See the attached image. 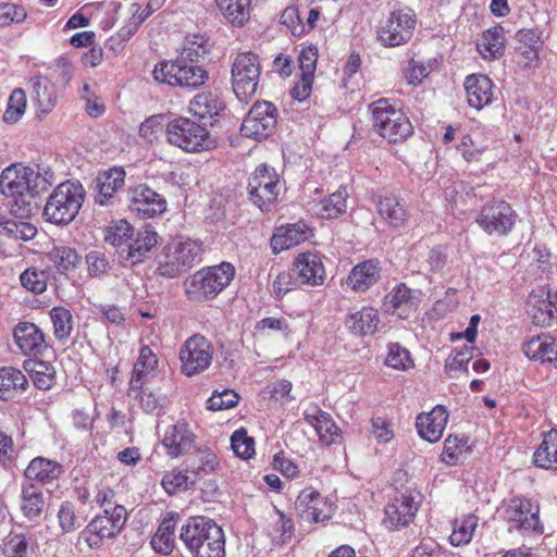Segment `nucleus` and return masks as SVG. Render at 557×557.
I'll use <instances>...</instances> for the list:
<instances>
[{"mask_svg": "<svg viewBox=\"0 0 557 557\" xmlns=\"http://www.w3.org/2000/svg\"><path fill=\"white\" fill-rule=\"evenodd\" d=\"M178 539L193 557H225L224 532L208 517H189L182 524Z\"/></svg>", "mask_w": 557, "mask_h": 557, "instance_id": "obj_1", "label": "nucleus"}, {"mask_svg": "<svg viewBox=\"0 0 557 557\" xmlns=\"http://www.w3.org/2000/svg\"><path fill=\"white\" fill-rule=\"evenodd\" d=\"M86 197V190L78 181L60 183L48 197L44 216L55 225H67L78 214Z\"/></svg>", "mask_w": 557, "mask_h": 557, "instance_id": "obj_2", "label": "nucleus"}, {"mask_svg": "<svg viewBox=\"0 0 557 557\" xmlns=\"http://www.w3.org/2000/svg\"><path fill=\"white\" fill-rule=\"evenodd\" d=\"M55 182L54 172L47 165L7 168L0 175V193H17L18 188L32 191L35 196L46 191Z\"/></svg>", "mask_w": 557, "mask_h": 557, "instance_id": "obj_3", "label": "nucleus"}, {"mask_svg": "<svg viewBox=\"0 0 557 557\" xmlns=\"http://www.w3.org/2000/svg\"><path fill=\"white\" fill-rule=\"evenodd\" d=\"M374 129L387 141L397 144L406 140L413 133L411 122L406 114L397 110L385 98L369 106Z\"/></svg>", "mask_w": 557, "mask_h": 557, "instance_id": "obj_4", "label": "nucleus"}, {"mask_svg": "<svg viewBox=\"0 0 557 557\" xmlns=\"http://www.w3.org/2000/svg\"><path fill=\"white\" fill-rule=\"evenodd\" d=\"M152 75L159 83L190 90L201 87L209 79V73L200 65L176 59L156 64Z\"/></svg>", "mask_w": 557, "mask_h": 557, "instance_id": "obj_5", "label": "nucleus"}, {"mask_svg": "<svg viewBox=\"0 0 557 557\" xmlns=\"http://www.w3.org/2000/svg\"><path fill=\"white\" fill-rule=\"evenodd\" d=\"M200 255L201 246L195 240L172 243L158 256L157 270L162 276L175 277L199 262Z\"/></svg>", "mask_w": 557, "mask_h": 557, "instance_id": "obj_6", "label": "nucleus"}, {"mask_svg": "<svg viewBox=\"0 0 557 557\" xmlns=\"http://www.w3.org/2000/svg\"><path fill=\"white\" fill-rule=\"evenodd\" d=\"M166 139L171 145L186 152H199L212 146L208 129L183 116L173 119L166 124Z\"/></svg>", "mask_w": 557, "mask_h": 557, "instance_id": "obj_7", "label": "nucleus"}, {"mask_svg": "<svg viewBox=\"0 0 557 557\" xmlns=\"http://www.w3.org/2000/svg\"><path fill=\"white\" fill-rule=\"evenodd\" d=\"M260 75L261 65L256 53L242 52L235 57L231 69V82L239 101L248 102L256 95Z\"/></svg>", "mask_w": 557, "mask_h": 557, "instance_id": "obj_8", "label": "nucleus"}, {"mask_svg": "<svg viewBox=\"0 0 557 557\" xmlns=\"http://www.w3.org/2000/svg\"><path fill=\"white\" fill-rule=\"evenodd\" d=\"M127 520V511L122 505H114L112 508H104L103 515L94 518L81 537L90 548H98L104 540L114 539L123 529Z\"/></svg>", "mask_w": 557, "mask_h": 557, "instance_id": "obj_9", "label": "nucleus"}, {"mask_svg": "<svg viewBox=\"0 0 557 557\" xmlns=\"http://www.w3.org/2000/svg\"><path fill=\"white\" fill-rule=\"evenodd\" d=\"M235 275L234 267L228 262L220 265L209 267L195 273L190 278V289L187 294L195 295V298H213L226 286Z\"/></svg>", "mask_w": 557, "mask_h": 557, "instance_id": "obj_10", "label": "nucleus"}, {"mask_svg": "<svg viewBox=\"0 0 557 557\" xmlns=\"http://www.w3.org/2000/svg\"><path fill=\"white\" fill-rule=\"evenodd\" d=\"M416 15L410 9L395 10L381 21L377 39L386 47H397L409 41L416 28Z\"/></svg>", "mask_w": 557, "mask_h": 557, "instance_id": "obj_11", "label": "nucleus"}, {"mask_svg": "<svg viewBox=\"0 0 557 557\" xmlns=\"http://www.w3.org/2000/svg\"><path fill=\"white\" fill-rule=\"evenodd\" d=\"M247 188L253 205L261 211H269L278 196V175L273 168L260 165L249 177Z\"/></svg>", "mask_w": 557, "mask_h": 557, "instance_id": "obj_12", "label": "nucleus"}, {"mask_svg": "<svg viewBox=\"0 0 557 557\" xmlns=\"http://www.w3.org/2000/svg\"><path fill=\"white\" fill-rule=\"evenodd\" d=\"M516 220L517 214L508 202L494 200L481 209L476 223L488 235L504 236L511 231Z\"/></svg>", "mask_w": 557, "mask_h": 557, "instance_id": "obj_13", "label": "nucleus"}, {"mask_svg": "<svg viewBox=\"0 0 557 557\" xmlns=\"http://www.w3.org/2000/svg\"><path fill=\"white\" fill-rule=\"evenodd\" d=\"M213 347L202 335L189 337L180 351L182 371L188 376L199 374L209 368L212 361Z\"/></svg>", "mask_w": 557, "mask_h": 557, "instance_id": "obj_14", "label": "nucleus"}, {"mask_svg": "<svg viewBox=\"0 0 557 557\" xmlns=\"http://www.w3.org/2000/svg\"><path fill=\"white\" fill-rule=\"evenodd\" d=\"M277 124V110L268 101L256 102L242 124V135L257 140L271 135Z\"/></svg>", "mask_w": 557, "mask_h": 557, "instance_id": "obj_15", "label": "nucleus"}, {"mask_svg": "<svg viewBox=\"0 0 557 557\" xmlns=\"http://www.w3.org/2000/svg\"><path fill=\"white\" fill-rule=\"evenodd\" d=\"M539 513V505L524 497H515L506 507L505 519L509 523V531L516 529L543 533Z\"/></svg>", "mask_w": 557, "mask_h": 557, "instance_id": "obj_16", "label": "nucleus"}, {"mask_svg": "<svg viewBox=\"0 0 557 557\" xmlns=\"http://www.w3.org/2000/svg\"><path fill=\"white\" fill-rule=\"evenodd\" d=\"M127 198L129 210L141 219L153 218L166 209L164 197L145 184L129 188Z\"/></svg>", "mask_w": 557, "mask_h": 557, "instance_id": "obj_17", "label": "nucleus"}, {"mask_svg": "<svg viewBox=\"0 0 557 557\" xmlns=\"http://www.w3.org/2000/svg\"><path fill=\"white\" fill-rule=\"evenodd\" d=\"M417 307L418 300L414 290L404 283L394 286L383 300L384 311L400 319H408Z\"/></svg>", "mask_w": 557, "mask_h": 557, "instance_id": "obj_18", "label": "nucleus"}, {"mask_svg": "<svg viewBox=\"0 0 557 557\" xmlns=\"http://www.w3.org/2000/svg\"><path fill=\"white\" fill-rule=\"evenodd\" d=\"M162 445L170 457L178 458L196 447V436L186 423L178 422L165 430Z\"/></svg>", "mask_w": 557, "mask_h": 557, "instance_id": "obj_19", "label": "nucleus"}, {"mask_svg": "<svg viewBox=\"0 0 557 557\" xmlns=\"http://www.w3.org/2000/svg\"><path fill=\"white\" fill-rule=\"evenodd\" d=\"M293 275L301 284L320 286L325 280V269L318 253L305 252L298 255L293 264Z\"/></svg>", "mask_w": 557, "mask_h": 557, "instance_id": "obj_20", "label": "nucleus"}, {"mask_svg": "<svg viewBox=\"0 0 557 557\" xmlns=\"http://www.w3.org/2000/svg\"><path fill=\"white\" fill-rule=\"evenodd\" d=\"M124 181L125 171L123 168H112L99 173L95 180V202L100 206L113 205L116 193L124 186Z\"/></svg>", "mask_w": 557, "mask_h": 557, "instance_id": "obj_21", "label": "nucleus"}, {"mask_svg": "<svg viewBox=\"0 0 557 557\" xmlns=\"http://www.w3.org/2000/svg\"><path fill=\"white\" fill-rule=\"evenodd\" d=\"M527 306L528 313L535 325L550 326L557 317V308L552 300V294L543 287L529 295Z\"/></svg>", "mask_w": 557, "mask_h": 557, "instance_id": "obj_22", "label": "nucleus"}, {"mask_svg": "<svg viewBox=\"0 0 557 557\" xmlns=\"http://www.w3.org/2000/svg\"><path fill=\"white\" fill-rule=\"evenodd\" d=\"M300 518L307 522H320L330 518V509L322 495L312 490L305 488L295 502Z\"/></svg>", "mask_w": 557, "mask_h": 557, "instance_id": "obj_23", "label": "nucleus"}, {"mask_svg": "<svg viewBox=\"0 0 557 557\" xmlns=\"http://www.w3.org/2000/svg\"><path fill=\"white\" fill-rule=\"evenodd\" d=\"M417 510L418 504L414 502L413 496L401 494L386 505L383 522L388 530L406 527L412 521Z\"/></svg>", "mask_w": 557, "mask_h": 557, "instance_id": "obj_24", "label": "nucleus"}, {"mask_svg": "<svg viewBox=\"0 0 557 557\" xmlns=\"http://www.w3.org/2000/svg\"><path fill=\"white\" fill-rule=\"evenodd\" d=\"M157 244V232L150 226H145L136 233L134 232V236L125 249L123 259L129 261L132 264L143 262Z\"/></svg>", "mask_w": 557, "mask_h": 557, "instance_id": "obj_25", "label": "nucleus"}, {"mask_svg": "<svg viewBox=\"0 0 557 557\" xmlns=\"http://www.w3.org/2000/svg\"><path fill=\"white\" fill-rule=\"evenodd\" d=\"M448 414L443 406H436L428 413L419 414L417 418V430L419 435L430 442H437L447 424Z\"/></svg>", "mask_w": 557, "mask_h": 557, "instance_id": "obj_26", "label": "nucleus"}, {"mask_svg": "<svg viewBox=\"0 0 557 557\" xmlns=\"http://www.w3.org/2000/svg\"><path fill=\"white\" fill-rule=\"evenodd\" d=\"M465 89L469 106L476 110H481L493 101V83L486 75H469L465 82Z\"/></svg>", "mask_w": 557, "mask_h": 557, "instance_id": "obj_27", "label": "nucleus"}, {"mask_svg": "<svg viewBox=\"0 0 557 557\" xmlns=\"http://www.w3.org/2000/svg\"><path fill=\"white\" fill-rule=\"evenodd\" d=\"M310 234V228L304 223L277 227L271 238V248L274 253H280L306 242Z\"/></svg>", "mask_w": 557, "mask_h": 557, "instance_id": "obj_28", "label": "nucleus"}, {"mask_svg": "<svg viewBox=\"0 0 557 557\" xmlns=\"http://www.w3.org/2000/svg\"><path fill=\"white\" fill-rule=\"evenodd\" d=\"M381 265L376 259H369L352 268L347 285L355 292H366L381 278Z\"/></svg>", "mask_w": 557, "mask_h": 557, "instance_id": "obj_29", "label": "nucleus"}, {"mask_svg": "<svg viewBox=\"0 0 557 557\" xmlns=\"http://www.w3.org/2000/svg\"><path fill=\"white\" fill-rule=\"evenodd\" d=\"M14 339L24 355H38L46 348L41 330L29 322H20L14 329Z\"/></svg>", "mask_w": 557, "mask_h": 557, "instance_id": "obj_30", "label": "nucleus"}, {"mask_svg": "<svg viewBox=\"0 0 557 557\" xmlns=\"http://www.w3.org/2000/svg\"><path fill=\"white\" fill-rule=\"evenodd\" d=\"M158 358L149 346L139 350V356L134 364L129 380V392H139L148 381V375L156 370Z\"/></svg>", "mask_w": 557, "mask_h": 557, "instance_id": "obj_31", "label": "nucleus"}, {"mask_svg": "<svg viewBox=\"0 0 557 557\" xmlns=\"http://www.w3.org/2000/svg\"><path fill=\"white\" fill-rule=\"evenodd\" d=\"M180 516L176 512H169L166 517L161 521L157 532L151 539V546L158 553L170 554L175 546V529L178 522Z\"/></svg>", "mask_w": 557, "mask_h": 557, "instance_id": "obj_32", "label": "nucleus"}, {"mask_svg": "<svg viewBox=\"0 0 557 557\" xmlns=\"http://www.w3.org/2000/svg\"><path fill=\"white\" fill-rule=\"evenodd\" d=\"M523 351L528 358L541 362L557 361V343L548 334H541L528 341L523 346Z\"/></svg>", "mask_w": 557, "mask_h": 557, "instance_id": "obj_33", "label": "nucleus"}, {"mask_svg": "<svg viewBox=\"0 0 557 557\" xmlns=\"http://www.w3.org/2000/svg\"><path fill=\"white\" fill-rule=\"evenodd\" d=\"M306 421L315 430L320 441L325 445L333 443L334 438L338 436L339 429L331 419L330 414L313 408L312 411L305 412Z\"/></svg>", "mask_w": 557, "mask_h": 557, "instance_id": "obj_34", "label": "nucleus"}, {"mask_svg": "<svg viewBox=\"0 0 557 557\" xmlns=\"http://www.w3.org/2000/svg\"><path fill=\"white\" fill-rule=\"evenodd\" d=\"M63 473V467L57 461L42 457L34 458L25 469V476L30 481L49 483L57 480Z\"/></svg>", "mask_w": 557, "mask_h": 557, "instance_id": "obj_35", "label": "nucleus"}, {"mask_svg": "<svg viewBox=\"0 0 557 557\" xmlns=\"http://www.w3.org/2000/svg\"><path fill=\"white\" fill-rule=\"evenodd\" d=\"M46 502L42 491L32 484H23L21 491V511L25 518L33 521L40 517Z\"/></svg>", "mask_w": 557, "mask_h": 557, "instance_id": "obj_36", "label": "nucleus"}, {"mask_svg": "<svg viewBox=\"0 0 557 557\" xmlns=\"http://www.w3.org/2000/svg\"><path fill=\"white\" fill-rule=\"evenodd\" d=\"M380 322L377 311L373 308H362L351 313L345 321L347 329L356 335H372Z\"/></svg>", "mask_w": 557, "mask_h": 557, "instance_id": "obj_37", "label": "nucleus"}, {"mask_svg": "<svg viewBox=\"0 0 557 557\" xmlns=\"http://www.w3.org/2000/svg\"><path fill=\"white\" fill-rule=\"evenodd\" d=\"M224 18L236 27L244 26L250 17L251 0H215Z\"/></svg>", "mask_w": 557, "mask_h": 557, "instance_id": "obj_38", "label": "nucleus"}, {"mask_svg": "<svg viewBox=\"0 0 557 557\" xmlns=\"http://www.w3.org/2000/svg\"><path fill=\"white\" fill-rule=\"evenodd\" d=\"M505 32L500 26L488 28L476 44L478 51L484 59H497L504 53Z\"/></svg>", "mask_w": 557, "mask_h": 557, "instance_id": "obj_39", "label": "nucleus"}, {"mask_svg": "<svg viewBox=\"0 0 557 557\" xmlns=\"http://www.w3.org/2000/svg\"><path fill=\"white\" fill-rule=\"evenodd\" d=\"M210 52V45L202 35H187L183 41L180 54L176 60H182L191 64H197Z\"/></svg>", "mask_w": 557, "mask_h": 557, "instance_id": "obj_40", "label": "nucleus"}, {"mask_svg": "<svg viewBox=\"0 0 557 557\" xmlns=\"http://www.w3.org/2000/svg\"><path fill=\"white\" fill-rule=\"evenodd\" d=\"M536 467L543 469H557V430L553 429L545 434L542 443L533 455Z\"/></svg>", "mask_w": 557, "mask_h": 557, "instance_id": "obj_41", "label": "nucleus"}, {"mask_svg": "<svg viewBox=\"0 0 557 557\" xmlns=\"http://www.w3.org/2000/svg\"><path fill=\"white\" fill-rule=\"evenodd\" d=\"M223 102L213 92H201L189 102V112L199 119H211L223 110Z\"/></svg>", "mask_w": 557, "mask_h": 557, "instance_id": "obj_42", "label": "nucleus"}, {"mask_svg": "<svg viewBox=\"0 0 557 557\" xmlns=\"http://www.w3.org/2000/svg\"><path fill=\"white\" fill-rule=\"evenodd\" d=\"M348 193L346 187H339L327 198L317 205V214L323 219H336L347 210Z\"/></svg>", "mask_w": 557, "mask_h": 557, "instance_id": "obj_43", "label": "nucleus"}, {"mask_svg": "<svg viewBox=\"0 0 557 557\" xmlns=\"http://www.w3.org/2000/svg\"><path fill=\"white\" fill-rule=\"evenodd\" d=\"M24 369L29 373L34 385L41 391L50 389L55 382L54 368L48 362L28 360L24 362Z\"/></svg>", "mask_w": 557, "mask_h": 557, "instance_id": "obj_44", "label": "nucleus"}, {"mask_svg": "<svg viewBox=\"0 0 557 557\" xmlns=\"http://www.w3.org/2000/svg\"><path fill=\"white\" fill-rule=\"evenodd\" d=\"M134 227L126 220L113 221L104 230V240L107 244L121 249L123 256L134 236Z\"/></svg>", "mask_w": 557, "mask_h": 557, "instance_id": "obj_45", "label": "nucleus"}, {"mask_svg": "<svg viewBox=\"0 0 557 557\" xmlns=\"http://www.w3.org/2000/svg\"><path fill=\"white\" fill-rule=\"evenodd\" d=\"M28 385L24 373L13 367L0 368V399H9L17 389L25 391Z\"/></svg>", "mask_w": 557, "mask_h": 557, "instance_id": "obj_46", "label": "nucleus"}, {"mask_svg": "<svg viewBox=\"0 0 557 557\" xmlns=\"http://www.w3.org/2000/svg\"><path fill=\"white\" fill-rule=\"evenodd\" d=\"M379 214L393 227L401 226L406 219V210L395 196L381 197L377 202Z\"/></svg>", "mask_w": 557, "mask_h": 557, "instance_id": "obj_47", "label": "nucleus"}, {"mask_svg": "<svg viewBox=\"0 0 557 557\" xmlns=\"http://www.w3.org/2000/svg\"><path fill=\"white\" fill-rule=\"evenodd\" d=\"M34 99L42 113L50 112L55 106V91L53 85L46 77L32 79Z\"/></svg>", "mask_w": 557, "mask_h": 557, "instance_id": "obj_48", "label": "nucleus"}, {"mask_svg": "<svg viewBox=\"0 0 557 557\" xmlns=\"http://www.w3.org/2000/svg\"><path fill=\"white\" fill-rule=\"evenodd\" d=\"M12 194H3L4 196L11 198L10 208L11 212L17 218H27L33 214L34 210L37 209V196L32 194V191L23 190L22 188L11 190Z\"/></svg>", "mask_w": 557, "mask_h": 557, "instance_id": "obj_49", "label": "nucleus"}, {"mask_svg": "<svg viewBox=\"0 0 557 557\" xmlns=\"http://www.w3.org/2000/svg\"><path fill=\"white\" fill-rule=\"evenodd\" d=\"M37 234V228L25 221L3 220L0 218V235L16 240L27 242Z\"/></svg>", "mask_w": 557, "mask_h": 557, "instance_id": "obj_50", "label": "nucleus"}, {"mask_svg": "<svg viewBox=\"0 0 557 557\" xmlns=\"http://www.w3.org/2000/svg\"><path fill=\"white\" fill-rule=\"evenodd\" d=\"M49 260L61 273L76 269L81 258L76 250L66 246H55L48 252Z\"/></svg>", "mask_w": 557, "mask_h": 557, "instance_id": "obj_51", "label": "nucleus"}, {"mask_svg": "<svg viewBox=\"0 0 557 557\" xmlns=\"http://www.w3.org/2000/svg\"><path fill=\"white\" fill-rule=\"evenodd\" d=\"M478 517L474 515H467L460 519H456L454 522V530L450 535V543L454 546L469 543L478 525Z\"/></svg>", "mask_w": 557, "mask_h": 557, "instance_id": "obj_52", "label": "nucleus"}, {"mask_svg": "<svg viewBox=\"0 0 557 557\" xmlns=\"http://www.w3.org/2000/svg\"><path fill=\"white\" fill-rule=\"evenodd\" d=\"M53 334L59 341L67 339L73 331V315L64 307H53L50 310Z\"/></svg>", "mask_w": 557, "mask_h": 557, "instance_id": "obj_53", "label": "nucleus"}, {"mask_svg": "<svg viewBox=\"0 0 557 557\" xmlns=\"http://www.w3.org/2000/svg\"><path fill=\"white\" fill-rule=\"evenodd\" d=\"M388 352L385 364L397 371H408L414 367V361L408 349L398 343H391L387 346Z\"/></svg>", "mask_w": 557, "mask_h": 557, "instance_id": "obj_54", "label": "nucleus"}, {"mask_svg": "<svg viewBox=\"0 0 557 557\" xmlns=\"http://www.w3.org/2000/svg\"><path fill=\"white\" fill-rule=\"evenodd\" d=\"M48 278V272L37 268L26 269L20 276L22 286L35 294H41L47 289Z\"/></svg>", "mask_w": 557, "mask_h": 557, "instance_id": "obj_55", "label": "nucleus"}, {"mask_svg": "<svg viewBox=\"0 0 557 557\" xmlns=\"http://www.w3.org/2000/svg\"><path fill=\"white\" fill-rule=\"evenodd\" d=\"M59 525L64 533H70L84 523V519L77 515L75 505L71 502H63L58 511Z\"/></svg>", "mask_w": 557, "mask_h": 557, "instance_id": "obj_56", "label": "nucleus"}, {"mask_svg": "<svg viewBox=\"0 0 557 557\" xmlns=\"http://www.w3.org/2000/svg\"><path fill=\"white\" fill-rule=\"evenodd\" d=\"M26 108V94L23 89H14L8 100L7 109L3 113V121L5 123L17 122L25 112Z\"/></svg>", "mask_w": 557, "mask_h": 557, "instance_id": "obj_57", "label": "nucleus"}, {"mask_svg": "<svg viewBox=\"0 0 557 557\" xmlns=\"http://www.w3.org/2000/svg\"><path fill=\"white\" fill-rule=\"evenodd\" d=\"M472 359V354L468 347L453 351L446 360L445 371L450 377L458 376L459 373L468 372V363Z\"/></svg>", "mask_w": 557, "mask_h": 557, "instance_id": "obj_58", "label": "nucleus"}, {"mask_svg": "<svg viewBox=\"0 0 557 557\" xmlns=\"http://www.w3.org/2000/svg\"><path fill=\"white\" fill-rule=\"evenodd\" d=\"M468 441L457 436H447L444 442L442 460L447 465H456L460 456L468 450Z\"/></svg>", "mask_w": 557, "mask_h": 557, "instance_id": "obj_59", "label": "nucleus"}, {"mask_svg": "<svg viewBox=\"0 0 557 557\" xmlns=\"http://www.w3.org/2000/svg\"><path fill=\"white\" fill-rule=\"evenodd\" d=\"M231 447L235 455L242 459H249L255 454V441L247 435L244 429L234 432L231 437Z\"/></svg>", "mask_w": 557, "mask_h": 557, "instance_id": "obj_60", "label": "nucleus"}, {"mask_svg": "<svg viewBox=\"0 0 557 557\" xmlns=\"http://www.w3.org/2000/svg\"><path fill=\"white\" fill-rule=\"evenodd\" d=\"M239 396L233 389H223L222 392H214L208 399V409L212 411H220L235 407L238 404Z\"/></svg>", "mask_w": 557, "mask_h": 557, "instance_id": "obj_61", "label": "nucleus"}, {"mask_svg": "<svg viewBox=\"0 0 557 557\" xmlns=\"http://www.w3.org/2000/svg\"><path fill=\"white\" fill-rule=\"evenodd\" d=\"M161 484L172 495L188 487V475L186 472L172 470L163 476Z\"/></svg>", "mask_w": 557, "mask_h": 557, "instance_id": "obj_62", "label": "nucleus"}, {"mask_svg": "<svg viewBox=\"0 0 557 557\" xmlns=\"http://www.w3.org/2000/svg\"><path fill=\"white\" fill-rule=\"evenodd\" d=\"M29 544L25 535L14 534L4 544L3 554L7 557H27Z\"/></svg>", "mask_w": 557, "mask_h": 557, "instance_id": "obj_63", "label": "nucleus"}, {"mask_svg": "<svg viewBox=\"0 0 557 557\" xmlns=\"http://www.w3.org/2000/svg\"><path fill=\"white\" fill-rule=\"evenodd\" d=\"M318 61V49L309 46L304 48L298 57L299 69L301 74L314 76Z\"/></svg>", "mask_w": 557, "mask_h": 557, "instance_id": "obj_64", "label": "nucleus"}]
</instances>
